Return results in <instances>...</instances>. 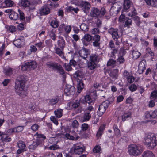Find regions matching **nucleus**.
Instances as JSON below:
<instances>
[{"instance_id": "1", "label": "nucleus", "mask_w": 157, "mask_h": 157, "mask_svg": "<svg viewBox=\"0 0 157 157\" xmlns=\"http://www.w3.org/2000/svg\"><path fill=\"white\" fill-rule=\"evenodd\" d=\"M27 79V77L24 75H19L17 77L15 82V92L17 94L23 98L27 94V92L24 90Z\"/></svg>"}, {"instance_id": "2", "label": "nucleus", "mask_w": 157, "mask_h": 157, "mask_svg": "<svg viewBox=\"0 0 157 157\" xmlns=\"http://www.w3.org/2000/svg\"><path fill=\"white\" fill-rule=\"evenodd\" d=\"M156 136L154 133H149L144 137V143L149 149H152L156 146Z\"/></svg>"}, {"instance_id": "3", "label": "nucleus", "mask_w": 157, "mask_h": 157, "mask_svg": "<svg viewBox=\"0 0 157 157\" xmlns=\"http://www.w3.org/2000/svg\"><path fill=\"white\" fill-rule=\"evenodd\" d=\"M96 91L94 90L91 89L90 91L89 95L85 96L82 100H81V102L83 104L88 103L91 105L93 103L94 99L97 98Z\"/></svg>"}, {"instance_id": "4", "label": "nucleus", "mask_w": 157, "mask_h": 157, "mask_svg": "<svg viewBox=\"0 0 157 157\" xmlns=\"http://www.w3.org/2000/svg\"><path fill=\"white\" fill-rule=\"evenodd\" d=\"M46 65L50 68H52L54 70H57V72L64 78L65 71L61 65L55 62H48L46 63Z\"/></svg>"}, {"instance_id": "5", "label": "nucleus", "mask_w": 157, "mask_h": 157, "mask_svg": "<svg viewBox=\"0 0 157 157\" xmlns=\"http://www.w3.org/2000/svg\"><path fill=\"white\" fill-rule=\"evenodd\" d=\"M128 151L131 155L136 156L140 155L142 150L140 147L135 144H132L128 147Z\"/></svg>"}, {"instance_id": "6", "label": "nucleus", "mask_w": 157, "mask_h": 157, "mask_svg": "<svg viewBox=\"0 0 157 157\" xmlns=\"http://www.w3.org/2000/svg\"><path fill=\"white\" fill-rule=\"evenodd\" d=\"M73 2L76 5L80 7L85 13H87L90 7V4L87 1L83 0H73Z\"/></svg>"}, {"instance_id": "7", "label": "nucleus", "mask_w": 157, "mask_h": 157, "mask_svg": "<svg viewBox=\"0 0 157 157\" xmlns=\"http://www.w3.org/2000/svg\"><path fill=\"white\" fill-rule=\"evenodd\" d=\"M18 14L15 12L14 11L12 12L9 16V18L12 20H20L21 22H23L25 21V17L24 13L20 9H18Z\"/></svg>"}, {"instance_id": "8", "label": "nucleus", "mask_w": 157, "mask_h": 157, "mask_svg": "<svg viewBox=\"0 0 157 157\" xmlns=\"http://www.w3.org/2000/svg\"><path fill=\"white\" fill-rule=\"evenodd\" d=\"M106 10L104 7L101 8L100 10L97 8H92L90 15L92 17H101L104 16L106 13Z\"/></svg>"}, {"instance_id": "9", "label": "nucleus", "mask_w": 157, "mask_h": 157, "mask_svg": "<svg viewBox=\"0 0 157 157\" xmlns=\"http://www.w3.org/2000/svg\"><path fill=\"white\" fill-rule=\"evenodd\" d=\"M85 151V148L83 145L75 144L69 151V153L72 155L82 154Z\"/></svg>"}, {"instance_id": "10", "label": "nucleus", "mask_w": 157, "mask_h": 157, "mask_svg": "<svg viewBox=\"0 0 157 157\" xmlns=\"http://www.w3.org/2000/svg\"><path fill=\"white\" fill-rule=\"evenodd\" d=\"M80 57L85 62L88 61L89 56L90 53V50L85 48H82L78 52Z\"/></svg>"}, {"instance_id": "11", "label": "nucleus", "mask_w": 157, "mask_h": 157, "mask_svg": "<svg viewBox=\"0 0 157 157\" xmlns=\"http://www.w3.org/2000/svg\"><path fill=\"white\" fill-rule=\"evenodd\" d=\"M37 67L36 62L32 61L30 62H27L21 66V69L23 71L31 70L36 68Z\"/></svg>"}, {"instance_id": "12", "label": "nucleus", "mask_w": 157, "mask_h": 157, "mask_svg": "<svg viewBox=\"0 0 157 157\" xmlns=\"http://www.w3.org/2000/svg\"><path fill=\"white\" fill-rule=\"evenodd\" d=\"M111 102L112 101L110 102L109 101H106L99 105L97 112L98 116H102L108 107L109 105Z\"/></svg>"}, {"instance_id": "13", "label": "nucleus", "mask_w": 157, "mask_h": 157, "mask_svg": "<svg viewBox=\"0 0 157 157\" xmlns=\"http://www.w3.org/2000/svg\"><path fill=\"white\" fill-rule=\"evenodd\" d=\"M17 146L18 149L17 151V153L19 154L26 151L27 147L25 143L22 140H19L17 143Z\"/></svg>"}, {"instance_id": "14", "label": "nucleus", "mask_w": 157, "mask_h": 157, "mask_svg": "<svg viewBox=\"0 0 157 157\" xmlns=\"http://www.w3.org/2000/svg\"><path fill=\"white\" fill-rule=\"evenodd\" d=\"M75 92V88L73 86L67 84L64 90V94L67 96L73 95Z\"/></svg>"}, {"instance_id": "15", "label": "nucleus", "mask_w": 157, "mask_h": 157, "mask_svg": "<svg viewBox=\"0 0 157 157\" xmlns=\"http://www.w3.org/2000/svg\"><path fill=\"white\" fill-rule=\"evenodd\" d=\"M93 36L89 34H85L81 40L84 46H87L90 44V42L92 40Z\"/></svg>"}, {"instance_id": "16", "label": "nucleus", "mask_w": 157, "mask_h": 157, "mask_svg": "<svg viewBox=\"0 0 157 157\" xmlns=\"http://www.w3.org/2000/svg\"><path fill=\"white\" fill-rule=\"evenodd\" d=\"M121 4L119 2L114 3L110 9V12H113L114 15L118 14L121 9Z\"/></svg>"}, {"instance_id": "17", "label": "nucleus", "mask_w": 157, "mask_h": 157, "mask_svg": "<svg viewBox=\"0 0 157 157\" xmlns=\"http://www.w3.org/2000/svg\"><path fill=\"white\" fill-rule=\"evenodd\" d=\"M93 46L99 48L100 47V36L99 35H94L92 39Z\"/></svg>"}, {"instance_id": "18", "label": "nucleus", "mask_w": 157, "mask_h": 157, "mask_svg": "<svg viewBox=\"0 0 157 157\" xmlns=\"http://www.w3.org/2000/svg\"><path fill=\"white\" fill-rule=\"evenodd\" d=\"M157 98V90H155L152 91L151 94L150 96V98L151 100L149 101V106L150 107H152L155 105L154 100L156 99Z\"/></svg>"}, {"instance_id": "19", "label": "nucleus", "mask_w": 157, "mask_h": 157, "mask_svg": "<svg viewBox=\"0 0 157 157\" xmlns=\"http://www.w3.org/2000/svg\"><path fill=\"white\" fill-rule=\"evenodd\" d=\"M146 62L144 60L141 61L138 65V71L139 74L143 73L146 69Z\"/></svg>"}, {"instance_id": "20", "label": "nucleus", "mask_w": 157, "mask_h": 157, "mask_svg": "<svg viewBox=\"0 0 157 157\" xmlns=\"http://www.w3.org/2000/svg\"><path fill=\"white\" fill-rule=\"evenodd\" d=\"M86 62H87L88 69L89 70L88 71H89V70L91 71L90 74H92L94 72V70L96 67L97 64L96 62L88 60Z\"/></svg>"}, {"instance_id": "21", "label": "nucleus", "mask_w": 157, "mask_h": 157, "mask_svg": "<svg viewBox=\"0 0 157 157\" xmlns=\"http://www.w3.org/2000/svg\"><path fill=\"white\" fill-rule=\"evenodd\" d=\"M50 9L46 5H44L40 10V13L41 15H45L49 13Z\"/></svg>"}, {"instance_id": "22", "label": "nucleus", "mask_w": 157, "mask_h": 157, "mask_svg": "<svg viewBox=\"0 0 157 157\" xmlns=\"http://www.w3.org/2000/svg\"><path fill=\"white\" fill-rule=\"evenodd\" d=\"M111 35H112L113 39L115 41L116 45H119L121 43L118 40L120 38V36L118 34L117 30V29Z\"/></svg>"}, {"instance_id": "23", "label": "nucleus", "mask_w": 157, "mask_h": 157, "mask_svg": "<svg viewBox=\"0 0 157 157\" xmlns=\"http://www.w3.org/2000/svg\"><path fill=\"white\" fill-rule=\"evenodd\" d=\"M55 52L58 55L59 57L62 58H65L64 52L63 51V49L59 47H55L54 48Z\"/></svg>"}, {"instance_id": "24", "label": "nucleus", "mask_w": 157, "mask_h": 157, "mask_svg": "<svg viewBox=\"0 0 157 157\" xmlns=\"http://www.w3.org/2000/svg\"><path fill=\"white\" fill-rule=\"evenodd\" d=\"M59 40L57 42V44L59 47L62 49H63L65 46V42L63 38L61 36L59 37Z\"/></svg>"}, {"instance_id": "25", "label": "nucleus", "mask_w": 157, "mask_h": 157, "mask_svg": "<svg viewBox=\"0 0 157 157\" xmlns=\"http://www.w3.org/2000/svg\"><path fill=\"white\" fill-rule=\"evenodd\" d=\"M77 89L78 93H80L81 91L84 88V84L83 81L81 79H78L77 80Z\"/></svg>"}, {"instance_id": "26", "label": "nucleus", "mask_w": 157, "mask_h": 157, "mask_svg": "<svg viewBox=\"0 0 157 157\" xmlns=\"http://www.w3.org/2000/svg\"><path fill=\"white\" fill-rule=\"evenodd\" d=\"M80 105V103L79 101H76L75 102L73 103L72 105V107L74 108H78V109L76 111V113H81L82 112V109L81 108L79 107Z\"/></svg>"}, {"instance_id": "27", "label": "nucleus", "mask_w": 157, "mask_h": 157, "mask_svg": "<svg viewBox=\"0 0 157 157\" xmlns=\"http://www.w3.org/2000/svg\"><path fill=\"white\" fill-rule=\"evenodd\" d=\"M132 58L134 59H136L139 58L141 55V53L138 51L132 49L131 51Z\"/></svg>"}, {"instance_id": "28", "label": "nucleus", "mask_w": 157, "mask_h": 157, "mask_svg": "<svg viewBox=\"0 0 157 157\" xmlns=\"http://www.w3.org/2000/svg\"><path fill=\"white\" fill-rule=\"evenodd\" d=\"M98 55L96 54H90L88 59V61L96 62L97 61Z\"/></svg>"}, {"instance_id": "29", "label": "nucleus", "mask_w": 157, "mask_h": 157, "mask_svg": "<svg viewBox=\"0 0 157 157\" xmlns=\"http://www.w3.org/2000/svg\"><path fill=\"white\" fill-rule=\"evenodd\" d=\"M19 5L25 7H28L30 5V2L28 0H21L19 3Z\"/></svg>"}, {"instance_id": "30", "label": "nucleus", "mask_w": 157, "mask_h": 157, "mask_svg": "<svg viewBox=\"0 0 157 157\" xmlns=\"http://www.w3.org/2000/svg\"><path fill=\"white\" fill-rule=\"evenodd\" d=\"M50 22V25L54 28H57L59 26V22L55 18L52 19Z\"/></svg>"}, {"instance_id": "31", "label": "nucleus", "mask_w": 157, "mask_h": 157, "mask_svg": "<svg viewBox=\"0 0 157 157\" xmlns=\"http://www.w3.org/2000/svg\"><path fill=\"white\" fill-rule=\"evenodd\" d=\"M48 34L50 38L54 41H55L56 40L57 36L55 34L54 31V30L52 29L50 30L48 32Z\"/></svg>"}, {"instance_id": "32", "label": "nucleus", "mask_w": 157, "mask_h": 157, "mask_svg": "<svg viewBox=\"0 0 157 157\" xmlns=\"http://www.w3.org/2000/svg\"><path fill=\"white\" fill-rule=\"evenodd\" d=\"M142 157H155L153 153L151 151L147 150L144 151L142 155Z\"/></svg>"}, {"instance_id": "33", "label": "nucleus", "mask_w": 157, "mask_h": 157, "mask_svg": "<svg viewBox=\"0 0 157 157\" xmlns=\"http://www.w3.org/2000/svg\"><path fill=\"white\" fill-rule=\"evenodd\" d=\"M126 20L124 27L128 29L130 28V26L132 25V20L131 19L127 17H126Z\"/></svg>"}, {"instance_id": "34", "label": "nucleus", "mask_w": 157, "mask_h": 157, "mask_svg": "<svg viewBox=\"0 0 157 157\" xmlns=\"http://www.w3.org/2000/svg\"><path fill=\"white\" fill-rule=\"evenodd\" d=\"M39 145V143L38 140L36 141L33 142L32 144L29 145V148L30 151H33L35 150L38 146Z\"/></svg>"}, {"instance_id": "35", "label": "nucleus", "mask_w": 157, "mask_h": 157, "mask_svg": "<svg viewBox=\"0 0 157 157\" xmlns=\"http://www.w3.org/2000/svg\"><path fill=\"white\" fill-rule=\"evenodd\" d=\"M130 7V2L129 0H124L123 10H126Z\"/></svg>"}, {"instance_id": "36", "label": "nucleus", "mask_w": 157, "mask_h": 157, "mask_svg": "<svg viewBox=\"0 0 157 157\" xmlns=\"http://www.w3.org/2000/svg\"><path fill=\"white\" fill-rule=\"evenodd\" d=\"M1 136V140L2 141L10 142L11 140V138L7 136L5 134H3V133H2V136Z\"/></svg>"}, {"instance_id": "37", "label": "nucleus", "mask_w": 157, "mask_h": 157, "mask_svg": "<svg viewBox=\"0 0 157 157\" xmlns=\"http://www.w3.org/2000/svg\"><path fill=\"white\" fill-rule=\"evenodd\" d=\"M146 4L148 5H151L152 6L156 7L157 5V1L156 0H144Z\"/></svg>"}, {"instance_id": "38", "label": "nucleus", "mask_w": 157, "mask_h": 157, "mask_svg": "<svg viewBox=\"0 0 157 157\" xmlns=\"http://www.w3.org/2000/svg\"><path fill=\"white\" fill-rule=\"evenodd\" d=\"M131 113L130 112L124 113V114L122 116V121L124 122L125 121L128 120V118L131 117Z\"/></svg>"}, {"instance_id": "39", "label": "nucleus", "mask_w": 157, "mask_h": 157, "mask_svg": "<svg viewBox=\"0 0 157 157\" xmlns=\"http://www.w3.org/2000/svg\"><path fill=\"white\" fill-rule=\"evenodd\" d=\"M91 117V114L90 112L86 111L84 114L83 116V121H88Z\"/></svg>"}, {"instance_id": "40", "label": "nucleus", "mask_w": 157, "mask_h": 157, "mask_svg": "<svg viewBox=\"0 0 157 157\" xmlns=\"http://www.w3.org/2000/svg\"><path fill=\"white\" fill-rule=\"evenodd\" d=\"M59 96H56L49 99V102L51 105H53L57 103L59 101Z\"/></svg>"}, {"instance_id": "41", "label": "nucleus", "mask_w": 157, "mask_h": 157, "mask_svg": "<svg viewBox=\"0 0 157 157\" xmlns=\"http://www.w3.org/2000/svg\"><path fill=\"white\" fill-rule=\"evenodd\" d=\"M3 72L7 76H10L12 74L13 70L11 68H4L3 70Z\"/></svg>"}, {"instance_id": "42", "label": "nucleus", "mask_w": 157, "mask_h": 157, "mask_svg": "<svg viewBox=\"0 0 157 157\" xmlns=\"http://www.w3.org/2000/svg\"><path fill=\"white\" fill-rule=\"evenodd\" d=\"M118 70L117 69H114L110 73V75L112 78L117 79L118 76Z\"/></svg>"}, {"instance_id": "43", "label": "nucleus", "mask_w": 157, "mask_h": 157, "mask_svg": "<svg viewBox=\"0 0 157 157\" xmlns=\"http://www.w3.org/2000/svg\"><path fill=\"white\" fill-rule=\"evenodd\" d=\"M63 110L60 109H58L54 111L55 115L57 117L60 118L62 116Z\"/></svg>"}, {"instance_id": "44", "label": "nucleus", "mask_w": 157, "mask_h": 157, "mask_svg": "<svg viewBox=\"0 0 157 157\" xmlns=\"http://www.w3.org/2000/svg\"><path fill=\"white\" fill-rule=\"evenodd\" d=\"M136 25L140 27V24L141 23L140 18L138 16H136L132 17Z\"/></svg>"}, {"instance_id": "45", "label": "nucleus", "mask_w": 157, "mask_h": 157, "mask_svg": "<svg viewBox=\"0 0 157 157\" xmlns=\"http://www.w3.org/2000/svg\"><path fill=\"white\" fill-rule=\"evenodd\" d=\"M80 28L83 31L87 32L89 30L88 25L86 24L82 23L80 26Z\"/></svg>"}, {"instance_id": "46", "label": "nucleus", "mask_w": 157, "mask_h": 157, "mask_svg": "<svg viewBox=\"0 0 157 157\" xmlns=\"http://www.w3.org/2000/svg\"><path fill=\"white\" fill-rule=\"evenodd\" d=\"M66 10L68 12H71L74 11L75 13H77L78 11L79 10V9L78 8H74L71 6L67 7L66 8Z\"/></svg>"}, {"instance_id": "47", "label": "nucleus", "mask_w": 157, "mask_h": 157, "mask_svg": "<svg viewBox=\"0 0 157 157\" xmlns=\"http://www.w3.org/2000/svg\"><path fill=\"white\" fill-rule=\"evenodd\" d=\"M82 72L79 70L77 71L74 74V77L77 79V80L78 79H80L82 76Z\"/></svg>"}, {"instance_id": "48", "label": "nucleus", "mask_w": 157, "mask_h": 157, "mask_svg": "<svg viewBox=\"0 0 157 157\" xmlns=\"http://www.w3.org/2000/svg\"><path fill=\"white\" fill-rule=\"evenodd\" d=\"M113 129L115 135L117 137H120V131L118 128L117 126L116 125H114L113 126Z\"/></svg>"}, {"instance_id": "49", "label": "nucleus", "mask_w": 157, "mask_h": 157, "mask_svg": "<svg viewBox=\"0 0 157 157\" xmlns=\"http://www.w3.org/2000/svg\"><path fill=\"white\" fill-rule=\"evenodd\" d=\"M119 48L118 47L115 48H113V49L111 52V55L110 56V57H112L113 58H115V54H117Z\"/></svg>"}, {"instance_id": "50", "label": "nucleus", "mask_w": 157, "mask_h": 157, "mask_svg": "<svg viewBox=\"0 0 157 157\" xmlns=\"http://www.w3.org/2000/svg\"><path fill=\"white\" fill-rule=\"evenodd\" d=\"M13 44L17 47L18 48L21 47V41L20 39H18L14 40L13 42Z\"/></svg>"}, {"instance_id": "51", "label": "nucleus", "mask_w": 157, "mask_h": 157, "mask_svg": "<svg viewBox=\"0 0 157 157\" xmlns=\"http://www.w3.org/2000/svg\"><path fill=\"white\" fill-rule=\"evenodd\" d=\"M6 6L8 7H12L13 5V2L11 0H5L4 1Z\"/></svg>"}, {"instance_id": "52", "label": "nucleus", "mask_w": 157, "mask_h": 157, "mask_svg": "<svg viewBox=\"0 0 157 157\" xmlns=\"http://www.w3.org/2000/svg\"><path fill=\"white\" fill-rule=\"evenodd\" d=\"M137 14V13L136 9L135 8L133 7L131 11V12L129 13L128 16L131 17H132L134 16H136V15Z\"/></svg>"}, {"instance_id": "53", "label": "nucleus", "mask_w": 157, "mask_h": 157, "mask_svg": "<svg viewBox=\"0 0 157 157\" xmlns=\"http://www.w3.org/2000/svg\"><path fill=\"white\" fill-rule=\"evenodd\" d=\"M78 122L76 120L73 121L72 124V126L73 128H77L78 127Z\"/></svg>"}, {"instance_id": "54", "label": "nucleus", "mask_w": 157, "mask_h": 157, "mask_svg": "<svg viewBox=\"0 0 157 157\" xmlns=\"http://www.w3.org/2000/svg\"><path fill=\"white\" fill-rule=\"evenodd\" d=\"M116 61L112 59H109L107 63L108 66H112L115 64Z\"/></svg>"}, {"instance_id": "55", "label": "nucleus", "mask_w": 157, "mask_h": 157, "mask_svg": "<svg viewBox=\"0 0 157 157\" xmlns=\"http://www.w3.org/2000/svg\"><path fill=\"white\" fill-rule=\"evenodd\" d=\"M125 61V60L123 56H119L117 59V62L119 63V64L124 63Z\"/></svg>"}, {"instance_id": "56", "label": "nucleus", "mask_w": 157, "mask_h": 157, "mask_svg": "<svg viewBox=\"0 0 157 157\" xmlns=\"http://www.w3.org/2000/svg\"><path fill=\"white\" fill-rule=\"evenodd\" d=\"M64 66L65 68V70L68 71H70L72 70L71 66L69 63L67 64L66 63H65L64 64Z\"/></svg>"}, {"instance_id": "57", "label": "nucleus", "mask_w": 157, "mask_h": 157, "mask_svg": "<svg viewBox=\"0 0 157 157\" xmlns=\"http://www.w3.org/2000/svg\"><path fill=\"white\" fill-rule=\"evenodd\" d=\"M101 148L99 146H96L93 149V151L95 153H98L100 152Z\"/></svg>"}, {"instance_id": "58", "label": "nucleus", "mask_w": 157, "mask_h": 157, "mask_svg": "<svg viewBox=\"0 0 157 157\" xmlns=\"http://www.w3.org/2000/svg\"><path fill=\"white\" fill-rule=\"evenodd\" d=\"M129 90L132 92L136 91L137 89V86L135 84H132L129 86Z\"/></svg>"}, {"instance_id": "59", "label": "nucleus", "mask_w": 157, "mask_h": 157, "mask_svg": "<svg viewBox=\"0 0 157 157\" xmlns=\"http://www.w3.org/2000/svg\"><path fill=\"white\" fill-rule=\"evenodd\" d=\"M59 146L57 144H55L53 145L50 146L49 148L51 150H55L59 148Z\"/></svg>"}, {"instance_id": "60", "label": "nucleus", "mask_w": 157, "mask_h": 157, "mask_svg": "<svg viewBox=\"0 0 157 157\" xmlns=\"http://www.w3.org/2000/svg\"><path fill=\"white\" fill-rule=\"evenodd\" d=\"M126 79H127L128 82L130 83H132L135 80L134 77L131 75L128 77V78H127Z\"/></svg>"}, {"instance_id": "61", "label": "nucleus", "mask_w": 157, "mask_h": 157, "mask_svg": "<svg viewBox=\"0 0 157 157\" xmlns=\"http://www.w3.org/2000/svg\"><path fill=\"white\" fill-rule=\"evenodd\" d=\"M88 125L86 123H84L82 124L81 126L82 130L83 131H85L88 129L89 128Z\"/></svg>"}, {"instance_id": "62", "label": "nucleus", "mask_w": 157, "mask_h": 157, "mask_svg": "<svg viewBox=\"0 0 157 157\" xmlns=\"http://www.w3.org/2000/svg\"><path fill=\"white\" fill-rule=\"evenodd\" d=\"M39 128V126L37 124H35L32 125L31 127V129L33 131H37Z\"/></svg>"}, {"instance_id": "63", "label": "nucleus", "mask_w": 157, "mask_h": 157, "mask_svg": "<svg viewBox=\"0 0 157 157\" xmlns=\"http://www.w3.org/2000/svg\"><path fill=\"white\" fill-rule=\"evenodd\" d=\"M15 128V132H19L23 130V127L22 126H18L14 127Z\"/></svg>"}, {"instance_id": "64", "label": "nucleus", "mask_w": 157, "mask_h": 157, "mask_svg": "<svg viewBox=\"0 0 157 157\" xmlns=\"http://www.w3.org/2000/svg\"><path fill=\"white\" fill-rule=\"evenodd\" d=\"M51 120L55 124L57 125L58 124V121L56 118L54 116H52L50 117Z\"/></svg>"}]
</instances>
